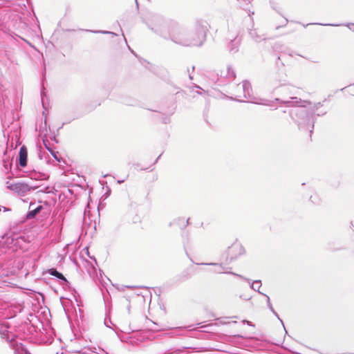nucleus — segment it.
Wrapping results in <instances>:
<instances>
[{
  "label": "nucleus",
  "mask_w": 354,
  "mask_h": 354,
  "mask_svg": "<svg viewBox=\"0 0 354 354\" xmlns=\"http://www.w3.org/2000/svg\"><path fill=\"white\" fill-rule=\"evenodd\" d=\"M245 250L239 243H234L228 248L227 253L231 259H236L245 254Z\"/></svg>",
  "instance_id": "f257e3e1"
},
{
  "label": "nucleus",
  "mask_w": 354,
  "mask_h": 354,
  "mask_svg": "<svg viewBox=\"0 0 354 354\" xmlns=\"http://www.w3.org/2000/svg\"><path fill=\"white\" fill-rule=\"evenodd\" d=\"M27 157H28V150L25 146H22L20 148L19 153V165L21 167H26L27 165Z\"/></svg>",
  "instance_id": "f03ea898"
},
{
  "label": "nucleus",
  "mask_w": 354,
  "mask_h": 354,
  "mask_svg": "<svg viewBox=\"0 0 354 354\" xmlns=\"http://www.w3.org/2000/svg\"><path fill=\"white\" fill-rule=\"evenodd\" d=\"M47 272H48V274H50V275L54 276V277H57V278H58V279H62V280H63V281H64L67 282V280H66V279L64 277V276L62 273H60V272H59L58 271H57L55 269H54V268H50V269L48 270V271H47Z\"/></svg>",
  "instance_id": "7ed1b4c3"
},
{
  "label": "nucleus",
  "mask_w": 354,
  "mask_h": 354,
  "mask_svg": "<svg viewBox=\"0 0 354 354\" xmlns=\"http://www.w3.org/2000/svg\"><path fill=\"white\" fill-rule=\"evenodd\" d=\"M12 187L17 192L22 191L24 192H26L28 191V185L26 184H24V183H16L12 185Z\"/></svg>",
  "instance_id": "20e7f679"
},
{
  "label": "nucleus",
  "mask_w": 354,
  "mask_h": 354,
  "mask_svg": "<svg viewBox=\"0 0 354 354\" xmlns=\"http://www.w3.org/2000/svg\"><path fill=\"white\" fill-rule=\"evenodd\" d=\"M42 209V206H39L32 210H30L26 215L28 219L34 218Z\"/></svg>",
  "instance_id": "39448f33"
},
{
  "label": "nucleus",
  "mask_w": 354,
  "mask_h": 354,
  "mask_svg": "<svg viewBox=\"0 0 354 354\" xmlns=\"http://www.w3.org/2000/svg\"><path fill=\"white\" fill-rule=\"evenodd\" d=\"M4 210H7V211H9L10 209H6V207H3Z\"/></svg>",
  "instance_id": "423d86ee"
}]
</instances>
